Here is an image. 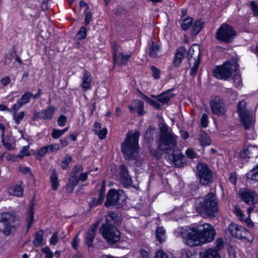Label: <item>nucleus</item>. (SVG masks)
I'll list each match as a JSON object with an SVG mask.
<instances>
[{"instance_id":"1","label":"nucleus","mask_w":258,"mask_h":258,"mask_svg":"<svg viewBox=\"0 0 258 258\" xmlns=\"http://www.w3.org/2000/svg\"><path fill=\"white\" fill-rule=\"evenodd\" d=\"M159 130L158 148L164 152L166 160L176 166H180L184 157L177 145L178 137L169 131L168 126L164 123L160 125Z\"/></svg>"},{"instance_id":"2","label":"nucleus","mask_w":258,"mask_h":258,"mask_svg":"<svg viewBox=\"0 0 258 258\" xmlns=\"http://www.w3.org/2000/svg\"><path fill=\"white\" fill-rule=\"evenodd\" d=\"M140 133L136 131L135 133H128L124 141L121 145V152L124 159L127 160H136V166L139 167L141 165V161L139 158V139Z\"/></svg>"},{"instance_id":"3","label":"nucleus","mask_w":258,"mask_h":258,"mask_svg":"<svg viewBox=\"0 0 258 258\" xmlns=\"http://www.w3.org/2000/svg\"><path fill=\"white\" fill-rule=\"evenodd\" d=\"M196 207L198 213L215 217L218 213L217 200L213 192L207 194L203 199L196 202Z\"/></svg>"},{"instance_id":"4","label":"nucleus","mask_w":258,"mask_h":258,"mask_svg":"<svg viewBox=\"0 0 258 258\" xmlns=\"http://www.w3.org/2000/svg\"><path fill=\"white\" fill-rule=\"evenodd\" d=\"M177 237H181L190 246H196L202 244V231L198 227L183 229L179 228L175 231Z\"/></svg>"},{"instance_id":"5","label":"nucleus","mask_w":258,"mask_h":258,"mask_svg":"<svg viewBox=\"0 0 258 258\" xmlns=\"http://www.w3.org/2000/svg\"><path fill=\"white\" fill-rule=\"evenodd\" d=\"M20 225V220L14 213L5 212L0 219V231L6 235L17 230Z\"/></svg>"},{"instance_id":"6","label":"nucleus","mask_w":258,"mask_h":258,"mask_svg":"<svg viewBox=\"0 0 258 258\" xmlns=\"http://www.w3.org/2000/svg\"><path fill=\"white\" fill-rule=\"evenodd\" d=\"M237 109L244 128H251L254 124V118L252 112L246 109L245 102L243 100L240 101L237 104Z\"/></svg>"},{"instance_id":"7","label":"nucleus","mask_w":258,"mask_h":258,"mask_svg":"<svg viewBox=\"0 0 258 258\" xmlns=\"http://www.w3.org/2000/svg\"><path fill=\"white\" fill-rule=\"evenodd\" d=\"M237 70V63L236 62L226 61L222 66H216L213 73L214 76L218 79L226 80L230 77Z\"/></svg>"},{"instance_id":"8","label":"nucleus","mask_w":258,"mask_h":258,"mask_svg":"<svg viewBox=\"0 0 258 258\" xmlns=\"http://www.w3.org/2000/svg\"><path fill=\"white\" fill-rule=\"evenodd\" d=\"M124 203L125 196L122 190L117 191L113 189L109 190L105 203L106 207H113L115 208H120Z\"/></svg>"},{"instance_id":"9","label":"nucleus","mask_w":258,"mask_h":258,"mask_svg":"<svg viewBox=\"0 0 258 258\" xmlns=\"http://www.w3.org/2000/svg\"><path fill=\"white\" fill-rule=\"evenodd\" d=\"M236 36V32L233 27L228 24H223L216 33L217 40L225 43L232 42Z\"/></svg>"},{"instance_id":"10","label":"nucleus","mask_w":258,"mask_h":258,"mask_svg":"<svg viewBox=\"0 0 258 258\" xmlns=\"http://www.w3.org/2000/svg\"><path fill=\"white\" fill-rule=\"evenodd\" d=\"M99 230L103 238L110 244L116 243L120 239V232L115 226L102 225Z\"/></svg>"},{"instance_id":"11","label":"nucleus","mask_w":258,"mask_h":258,"mask_svg":"<svg viewBox=\"0 0 258 258\" xmlns=\"http://www.w3.org/2000/svg\"><path fill=\"white\" fill-rule=\"evenodd\" d=\"M197 174L201 183L203 185H209L213 182V174L207 164L202 163L198 164Z\"/></svg>"},{"instance_id":"12","label":"nucleus","mask_w":258,"mask_h":258,"mask_svg":"<svg viewBox=\"0 0 258 258\" xmlns=\"http://www.w3.org/2000/svg\"><path fill=\"white\" fill-rule=\"evenodd\" d=\"M238 194L241 201L247 204L253 205L258 202L257 195L252 189L242 188L239 189Z\"/></svg>"},{"instance_id":"13","label":"nucleus","mask_w":258,"mask_h":258,"mask_svg":"<svg viewBox=\"0 0 258 258\" xmlns=\"http://www.w3.org/2000/svg\"><path fill=\"white\" fill-rule=\"evenodd\" d=\"M210 107L212 113L215 115L222 116L225 114L224 104L218 97L211 101Z\"/></svg>"},{"instance_id":"14","label":"nucleus","mask_w":258,"mask_h":258,"mask_svg":"<svg viewBox=\"0 0 258 258\" xmlns=\"http://www.w3.org/2000/svg\"><path fill=\"white\" fill-rule=\"evenodd\" d=\"M119 180L124 187H127L132 183V180L127 167L124 164L119 167Z\"/></svg>"},{"instance_id":"15","label":"nucleus","mask_w":258,"mask_h":258,"mask_svg":"<svg viewBox=\"0 0 258 258\" xmlns=\"http://www.w3.org/2000/svg\"><path fill=\"white\" fill-rule=\"evenodd\" d=\"M202 231V244L204 242H210L215 237L216 232L214 228L208 223L203 225Z\"/></svg>"},{"instance_id":"16","label":"nucleus","mask_w":258,"mask_h":258,"mask_svg":"<svg viewBox=\"0 0 258 258\" xmlns=\"http://www.w3.org/2000/svg\"><path fill=\"white\" fill-rule=\"evenodd\" d=\"M239 156L241 158H250L258 157V147L256 146H249L244 147L240 152Z\"/></svg>"},{"instance_id":"17","label":"nucleus","mask_w":258,"mask_h":258,"mask_svg":"<svg viewBox=\"0 0 258 258\" xmlns=\"http://www.w3.org/2000/svg\"><path fill=\"white\" fill-rule=\"evenodd\" d=\"M32 96H33V94L31 92L29 91L25 92L17 103L13 105L11 109L13 110L15 113L22 106L29 102L30 99L32 97Z\"/></svg>"},{"instance_id":"18","label":"nucleus","mask_w":258,"mask_h":258,"mask_svg":"<svg viewBox=\"0 0 258 258\" xmlns=\"http://www.w3.org/2000/svg\"><path fill=\"white\" fill-rule=\"evenodd\" d=\"M54 113V107L49 106L47 108L40 112H37L34 115L35 117L42 118L43 119H51Z\"/></svg>"},{"instance_id":"19","label":"nucleus","mask_w":258,"mask_h":258,"mask_svg":"<svg viewBox=\"0 0 258 258\" xmlns=\"http://www.w3.org/2000/svg\"><path fill=\"white\" fill-rule=\"evenodd\" d=\"M91 83L92 77L91 74L86 70L83 71L82 83L80 85L82 90L86 91L90 89L91 88Z\"/></svg>"},{"instance_id":"20","label":"nucleus","mask_w":258,"mask_h":258,"mask_svg":"<svg viewBox=\"0 0 258 258\" xmlns=\"http://www.w3.org/2000/svg\"><path fill=\"white\" fill-rule=\"evenodd\" d=\"M186 52V49L184 46H181L176 50L174 55V59L173 64L175 67L180 66L183 59V54Z\"/></svg>"},{"instance_id":"21","label":"nucleus","mask_w":258,"mask_h":258,"mask_svg":"<svg viewBox=\"0 0 258 258\" xmlns=\"http://www.w3.org/2000/svg\"><path fill=\"white\" fill-rule=\"evenodd\" d=\"M119 56L120 57L119 59L117 58L116 53L115 52H114L113 55L114 62L120 66H125L127 63L130 58L131 57V54L124 55L122 52H119Z\"/></svg>"},{"instance_id":"22","label":"nucleus","mask_w":258,"mask_h":258,"mask_svg":"<svg viewBox=\"0 0 258 258\" xmlns=\"http://www.w3.org/2000/svg\"><path fill=\"white\" fill-rule=\"evenodd\" d=\"M201 258H220V254L216 248H210L200 254Z\"/></svg>"},{"instance_id":"23","label":"nucleus","mask_w":258,"mask_h":258,"mask_svg":"<svg viewBox=\"0 0 258 258\" xmlns=\"http://www.w3.org/2000/svg\"><path fill=\"white\" fill-rule=\"evenodd\" d=\"M172 90H173V89L168 90L157 96L158 101L163 104L168 103L174 96V94L170 93Z\"/></svg>"},{"instance_id":"24","label":"nucleus","mask_w":258,"mask_h":258,"mask_svg":"<svg viewBox=\"0 0 258 258\" xmlns=\"http://www.w3.org/2000/svg\"><path fill=\"white\" fill-rule=\"evenodd\" d=\"M200 49L199 46L194 44L190 47L188 51V59L190 60L191 58H194L196 61V60H200Z\"/></svg>"},{"instance_id":"25","label":"nucleus","mask_w":258,"mask_h":258,"mask_svg":"<svg viewBox=\"0 0 258 258\" xmlns=\"http://www.w3.org/2000/svg\"><path fill=\"white\" fill-rule=\"evenodd\" d=\"M106 221L102 225H106L109 226H114V225L116 224L118 222V215L117 214L113 212H109L105 216Z\"/></svg>"},{"instance_id":"26","label":"nucleus","mask_w":258,"mask_h":258,"mask_svg":"<svg viewBox=\"0 0 258 258\" xmlns=\"http://www.w3.org/2000/svg\"><path fill=\"white\" fill-rule=\"evenodd\" d=\"M160 52V46L157 43L153 42L149 49V56L152 58L159 57L160 55L159 54Z\"/></svg>"},{"instance_id":"27","label":"nucleus","mask_w":258,"mask_h":258,"mask_svg":"<svg viewBox=\"0 0 258 258\" xmlns=\"http://www.w3.org/2000/svg\"><path fill=\"white\" fill-rule=\"evenodd\" d=\"M50 180L52 189L54 190H56L58 187L59 184L57 173L55 169H52Z\"/></svg>"},{"instance_id":"28","label":"nucleus","mask_w":258,"mask_h":258,"mask_svg":"<svg viewBox=\"0 0 258 258\" xmlns=\"http://www.w3.org/2000/svg\"><path fill=\"white\" fill-rule=\"evenodd\" d=\"M34 205L32 204L29 208L27 212V216L26 218L27 222V229L28 230H29L30 228L31 227L32 224L34 221Z\"/></svg>"},{"instance_id":"29","label":"nucleus","mask_w":258,"mask_h":258,"mask_svg":"<svg viewBox=\"0 0 258 258\" xmlns=\"http://www.w3.org/2000/svg\"><path fill=\"white\" fill-rule=\"evenodd\" d=\"M2 140L3 145L8 150H11L14 149L12 143L13 142V138L9 135H7L6 137H4V133H3L2 135Z\"/></svg>"},{"instance_id":"30","label":"nucleus","mask_w":258,"mask_h":258,"mask_svg":"<svg viewBox=\"0 0 258 258\" xmlns=\"http://www.w3.org/2000/svg\"><path fill=\"white\" fill-rule=\"evenodd\" d=\"M199 141L201 146H209L211 144V140L208 135L204 131H201L199 134Z\"/></svg>"},{"instance_id":"31","label":"nucleus","mask_w":258,"mask_h":258,"mask_svg":"<svg viewBox=\"0 0 258 258\" xmlns=\"http://www.w3.org/2000/svg\"><path fill=\"white\" fill-rule=\"evenodd\" d=\"M249 232L247 230L241 226L238 225V229L235 233V237L238 239H247Z\"/></svg>"},{"instance_id":"32","label":"nucleus","mask_w":258,"mask_h":258,"mask_svg":"<svg viewBox=\"0 0 258 258\" xmlns=\"http://www.w3.org/2000/svg\"><path fill=\"white\" fill-rule=\"evenodd\" d=\"M156 237L160 243H162L165 240V230L162 227H159L157 228L156 230Z\"/></svg>"},{"instance_id":"33","label":"nucleus","mask_w":258,"mask_h":258,"mask_svg":"<svg viewBox=\"0 0 258 258\" xmlns=\"http://www.w3.org/2000/svg\"><path fill=\"white\" fill-rule=\"evenodd\" d=\"M204 23L201 20H197L195 22L192 29V35L195 36L199 33L203 27Z\"/></svg>"},{"instance_id":"34","label":"nucleus","mask_w":258,"mask_h":258,"mask_svg":"<svg viewBox=\"0 0 258 258\" xmlns=\"http://www.w3.org/2000/svg\"><path fill=\"white\" fill-rule=\"evenodd\" d=\"M133 104L135 107L137 109L138 113L140 115H143L145 114L144 106V103L143 101L141 100L137 99L133 101Z\"/></svg>"},{"instance_id":"35","label":"nucleus","mask_w":258,"mask_h":258,"mask_svg":"<svg viewBox=\"0 0 258 258\" xmlns=\"http://www.w3.org/2000/svg\"><path fill=\"white\" fill-rule=\"evenodd\" d=\"M43 234V230H39L35 234V237L33 240V243L35 246H39L42 244Z\"/></svg>"},{"instance_id":"36","label":"nucleus","mask_w":258,"mask_h":258,"mask_svg":"<svg viewBox=\"0 0 258 258\" xmlns=\"http://www.w3.org/2000/svg\"><path fill=\"white\" fill-rule=\"evenodd\" d=\"M193 23V18L190 17H187L182 20L181 23V29L183 31H186L191 27Z\"/></svg>"},{"instance_id":"37","label":"nucleus","mask_w":258,"mask_h":258,"mask_svg":"<svg viewBox=\"0 0 258 258\" xmlns=\"http://www.w3.org/2000/svg\"><path fill=\"white\" fill-rule=\"evenodd\" d=\"M155 132V127L150 125L146 130L145 133L144 138L146 142L150 143L153 141V135Z\"/></svg>"},{"instance_id":"38","label":"nucleus","mask_w":258,"mask_h":258,"mask_svg":"<svg viewBox=\"0 0 258 258\" xmlns=\"http://www.w3.org/2000/svg\"><path fill=\"white\" fill-rule=\"evenodd\" d=\"M248 179L258 181V164L246 174Z\"/></svg>"},{"instance_id":"39","label":"nucleus","mask_w":258,"mask_h":258,"mask_svg":"<svg viewBox=\"0 0 258 258\" xmlns=\"http://www.w3.org/2000/svg\"><path fill=\"white\" fill-rule=\"evenodd\" d=\"M95 235L96 232H94L93 230L89 229L88 231L86 239V243L88 247L92 246Z\"/></svg>"},{"instance_id":"40","label":"nucleus","mask_w":258,"mask_h":258,"mask_svg":"<svg viewBox=\"0 0 258 258\" xmlns=\"http://www.w3.org/2000/svg\"><path fill=\"white\" fill-rule=\"evenodd\" d=\"M9 192L13 196L21 197L23 195V190L20 185H16L10 189Z\"/></svg>"},{"instance_id":"41","label":"nucleus","mask_w":258,"mask_h":258,"mask_svg":"<svg viewBox=\"0 0 258 258\" xmlns=\"http://www.w3.org/2000/svg\"><path fill=\"white\" fill-rule=\"evenodd\" d=\"M238 229V225L233 223H231L229 225L226 233H227L229 232L230 234L233 236L235 237V233L237 232Z\"/></svg>"},{"instance_id":"42","label":"nucleus","mask_w":258,"mask_h":258,"mask_svg":"<svg viewBox=\"0 0 258 258\" xmlns=\"http://www.w3.org/2000/svg\"><path fill=\"white\" fill-rule=\"evenodd\" d=\"M72 161V157L69 155H67L62 158L61 162V167L63 169H66L68 168L69 164Z\"/></svg>"},{"instance_id":"43","label":"nucleus","mask_w":258,"mask_h":258,"mask_svg":"<svg viewBox=\"0 0 258 258\" xmlns=\"http://www.w3.org/2000/svg\"><path fill=\"white\" fill-rule=\"evenodd\" d=\"M79 181V176L71 175L69 179V186H71V189L73 190L74 187L78 185Z\"/></svg>"},{"instance_id":"44","label":"nucleus","mask_w":258,"mask_h":258,"mask_svg":"<svg viewBox=\"0 0 258 258\" xmlns=\"http://www.w3.org/2000/svg\"><path fill=\"white\" fill-rule=\"evenodd\" d=\"M150 69L152 72V77L156 80H158L160 78L161 71L154 66H151Z\"/></svg>"},{"instance_id":"45","label":"nucleus","mask_w":258,"mask_h":258,"mask_svg":"<svg viewBox=\"0 0 258 258\" xmlns=\"http://www.w3.org/2000/svg\"><path fill=\"white\" fill-rule=\"evenodd\" d=\"M83 171V167L80 164L76 165L73 169L71 175H77L79 176V175Z\"/></svg>"},{"instance_id":"46","label":"nucleus","mask_w":258,"mask_h":258,"mask_svg":"<svg viewBox=\"0 0 258 258\" xmlns=\"http://www.w3.org/2000/svg\"><path fill=\"white\" fill-rule=\"evenodd\" d=\"M87 30L84 26H82L80 30L77 33V37L78 39H83L86 37Z\"/></svg>"},{"instance_id":"47","label":"nucleus","mask_w":258,"mask_h":258,"mask_svg":"<svg viewBox=\"0 0 258 258\" xmlns=\"http://www.w3.org/2000/svg\"><path fill=\"white\" fill-rule=\"evenodd\" d=\"M94 132L97 135H98L100 139L103 140L105 139L106 137L107 130L106 128H103V129H101L100 130L94 129Z\"/></svg>"},{"instance_id":"48","label":"nucleus","mask_w":258,"mask_h":258,"mask_svg":"<svg viewBox=\"0 0 258 258\" xmlns=\"http://www.w3.org/2000/svg\"><path fill=\"white\" fill-rule=\"evenodd\" d=\"M105 192L103 190H101L99 193V197L97 200L96 199H93V204L95 205H101L104 198Z\"/></svg>"},{"instance_id":"49","label":"nucleus","mask_w":258,"mask_h":258,"mask_svg":"<svg viewBox=\"0 0 258 258\" xmlns=\"http://www.w3.org/2000/svg\"><path fill=\"white\" fill-rule=\"evenodd\" d=\"M200 60H196L190 70V75L191 76L195 77L197 75Z\"/></svg>"},{"instance_id":"50","label":"nucleus","mask_w":258,"mask_h":258,"mask_svg":"<svg viewBox=\"0 0 258 258\" xmlns=\"http://www.w3.org/2000/svg\"><path fill=\"white\" fill-rule=\"evenodd\" d=\"M41 251L45 254V258H53V252L48 247H45L41 249Z\"/></svg>"},{"instance_id":"51","label":"nucleus","mask_w":258,"mask_h":258,"mask_svg":"<svg viewBox=\"0 0 258 258\" xmlns=\"http://www.w3.org/2000/svg\"><path fill=\"white\" fill-rule=\"evenodd\" d=\"M251 9L253 11L254 16H258V5L254 2L252 1L250 3Z\"/></svg>"},{"instance_id":"52","label":"nucleus","mask_w":258,"mask_h":258,"mask_svg":"<svg viewBox=\"0 0 258 258\" xmlns=\"http://www.w3.org/2000/svg\"><path fill=\"white\" fill-rule=\"evenodd\" d=\"M20 171L24 174H29L31 177H33V174L32 173L31 169L28 167H20Z\"/></svg>"},{"instance_id":"53","label":"nucleus","mask_w":258,"mask_h":258,"mask_svg":"<svg viewBox=\"0 0 258 258\" xmlns=\"http://www.w3.org/2000/svg\"><path fill=\"white\" fill-rule=\"evenodd\" d=\"M201 125L203 127H207L208 125V116L206 113H204L201 119Z\"/></svg>"},{"instance_id":"54","label":"nucleus","mask_w":258,"mask_h":258,"mask_svg":"<svg viewBox=\"0 0 258 258\" xmlns=\"http://www.w3.org/2000/svg\"><path fill=\"white\" fill-rule=\"evenodd\" d=\"M63 133L61 130H58L55 128L52 130L51 136L53 139H58L63 135Z\"/></svg>"},{"instance_id":"55","label":"nucleus","mask_w":258,"mask_h":258,"mask_svg":"<svg viewBox=\"0 0 258 258\" xmlns=\"http://www.w3.org/2000/svg\"><path fill=\"white\" fill-rule=\"evenodd\" d=\"M234 212V214L239 217L240 220H244L245 216L240 208L235 207Z\"/></svg>"},{"instance_id":"56","label":"nucleus","mask_w":258,"mask_h":258,"mask_svg":"<svg viewBox=\"0 0 258 258\" xmlns=\"http://www.w3.org/2000/svg\"><path fill=\"white\" fill-rule=\"evenodd\" d=\"M48 152H53L57 151L59 149V145L58 144H53L47 146Z\"/></svg>"},{"instance_id":"57","label":"nucleus","mask_w":258,"mask_h":258,"mask_svg":"<svg viewBox=\"0 0 258 258\" xmlns=\"http://www.w3.org/2000/svg\"><path fill=\"white\" fill-rule=\"evenodd\" d=\"M67 117L64 115H61L58 118L57 122L59 126H63L67 122Z\"/></svg>"},{"instance_id":"58","label":"nucleus","mask_w":258,"mask_h":258,"mask_svg":"<svg viewBox=\"0 0 258 258\" xmlns=\"http://www.w3.org/2000/svg\"><path fill=\"white\" fill-rule=\"evenodd\" d=\"M115 13L118 16H124L126 14V10L122 7H118L116 10Z\"/></svg>"},{"instance_id":"59","label":"nucleus","mask_w":258,"mask_h":258,"mask_svg":"<svg viewBox=\"0 0 258 258\" xmlns=\"http://www.w3.org/2000/svg\"><path fill=\"white\" fill-rule=\"evenodd\" d=\"M149 151L150 154L155 157V158L158 159L161 157V154L158 149H149Z\"/></svg>"},{"instance_id":"60","label":"nucleus","mask_w":258,"mask_h":258,"mask_svg":"<svg viewBox=\"0 0 258 258\" xmlns=\"http://www.w3.org/2000/svg\"><path fill=\"white\" fill-rule=\"evenodd\" d=\"M79 242L80 239H79V234H78L74 237L73 240L72 242V247L77 249Z\"/></svg>"},{"instance_id":"61","label":"nucleus","mask_w":258,"mask_h":258,"mask_svg":"<svg viewBox=\"0 0 258 258\" xmlns=\"http://www.w3.org/2000/svg\"><path fill=\"white\" fill-rule=\"evenodd\" d=\"M24 116V112H20L19 114L15 116V121L17 124H19Z\"/></svg>"},{"instance_id":"62","label":"nucleus","mask_w":258,"mask_h":258,"mask_svg":"<svg viewBox=\"0 0 258 258\" xmlns=\"http://www.w3.org/2000/svg\"><path fill=\"white\" fill-rule=\"evenodd\" d=\"M57 232H55L53 233L50 239V243L51 245H55L57 242Z\"/></svg>"},{"instance_id":"63","label":"nucleus","mask_w":258,"mask_h":258,"mask_svg":"<svg viewBox=\"0 0 258 258\" xmlns=\"http://www.w3.org/2000/svg\"><path fill=\"white\" fill-rule=\"evenodd\" d=\"M148 103L153 107L156 109H159L161 108V105L156 101L152 100L150 99L148 101Z\"/></svg>"},{"instance_id":"64","label":"nucleus","mask_w":258,"mask_h":258,"mask_svg":"<svg viewBox=\"0 0 258 258\" xmlns=\"http://www.w3.org/2000/svg\"><path fill=\"white\" fill-rule=\"evenodd\" d=\"M186 155L188 157L193 159L196 157V154L192 149H188L186 151Z\"/></svg>"}]
</instances>
